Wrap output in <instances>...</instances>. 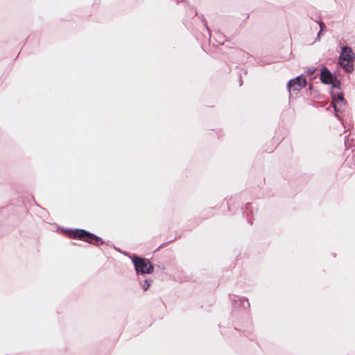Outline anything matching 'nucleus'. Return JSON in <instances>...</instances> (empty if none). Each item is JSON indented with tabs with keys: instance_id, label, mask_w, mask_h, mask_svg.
<instances>
[{
	"instance_id": "nucleus-1",
	"label": "nucleus",
	"mask_w": 355,
	"mask_h": 355,
	"mask_svg": "<svg viewBox=\"0 0 355 355\" xmlns=\"http://www.w3.org/2000/svg\"><path fill=\"white\" fill-rule=\"evenodd\" d=\"M69 235L71 238H78L89 243L94 244L97 246H98L100 244L104 243V241L101 238L98 237L94 234L90 233L82 229H76L73 231H71L69 233Z\"/></svg>"
},
{
	"instance_id": "nucleus-2",
	"label": "nucleus",
	"mask_w": 355,
	"mask_h": 355,
	"mask_svg": "<svg viewBox=\"0 0 355 355\" xmlns=\"http://www.w3.org/2000/svg\"><path fill=\"white\" fill-rule=\"evenodd\" d=\"M355 59V54L351 47L345 46L342 48L339 57V64L345 70L350 73L354 70L353 62Z\"/></svg>"
},
{
	"instance_id": "nucleus-3",
	"label": "nucleus",
	"mask_w": 355,
	"mask_h": 355,
	"mask_svg": "<svg viewBox=\"0 0 355 355\" xmlns=\"http://www.w3.org/2000/svg\"><path fill=\"white\" fill-rule=\"evenodd\" d=\"M132 260L137 273L151 274L153 272L154 267L148 259L134 257Z\"/></svg>"
},
{
	"instance_id": "nucleus-4",
	"label": "nucleus",
	"mask_w": 355,
	"mask_h": 355,
	"mask_svg": "<svg viewBox=\"0 0 355 355\" xmlns=\"http://www.w3.org/2000/svg\"><path fill=\"white\" fill-rule=\"evenodd\" d=\"M332 103L334 105V110L336 112V116L339 118L338 112H342L345 105V100L343 97V94L342 93L336 94L335 92H332Z\"/></svg>"
},
{
	"instance_id": "nucleus-5",
	"label": "nucleus",
	"mask_w": 355,
	"mask_h": 355,
	"mask_svg": "<svg viewBox=\"0 0 355 355\" xmlns=\"http://www.w3.org/2000/svg\"><path fill=\"white\" fill-rule=\"evenodd\" d=\"M306 78L303 76H298L288 81L287 84V89L289 92L291 90L300 91L302 88L306 86Z\"/></svg>"
},
{
	"instance_id": "nucleus-6",
	"label": "nucleus",
	"mask_w": 355,
	"mask_h": 355,
	"mask_svg": "<svg viewBox=\"0 0 355 355\" xmlns=\"http://www.w3.org/2000/svg\"><path fill=\"white\" fill-rule=\"evenodd\" d=\"M334 78L333 74L326 67L322 68L320 72V80L322 83L326 85H330L332 83Z\"/></svg>"
},
{
	"instance_id": "nucleus-7",
	"label": "nucleus",
	"mask_w": 355,
	"mask_h": 355,
	"mask_svg": "<svg viewBox=\"0 0 355 355\" xmlns=\"http://www.w3.org/2000/svg\"><path fill=\"white\" fill-rule=\"evenodd\" d=\"M232 301L233 302L234 306L235 307L240 305L245 309L250 307V303L248 298L246 297L235 296L234 298L232 300Z\"/></svg>"
},
{
	"instance_id": "nucleus-8",
	"label": "nucleus",
	"mask_w": 355,
	"mask_h": 355,
	"mask_svg": "<svg viewBox=\"0 0 355 355\" xmlns=\"http://www.w3.org/2000/svg\"><path fill=\"white\" fill-rule=\"evenodd\" d=\"M330 85H332V89H340V81L334 78L332 83Z\"/></svg>"
},
{
	"instance_id": "nucleus-9",
	"label": "nucleus",
	"mask_w": 355,
	"mask_h": 355,
	"mask_svg": "<svg viewBox=\"0 0 355 355\" xmlns=\"http://www.w3.org/2000/svg\"><path fill=\"white\" fill-rule=\"evenodd\" d=\"M150 285V282H149L148 279H146L144 283L141 284V286L144 289V291H147Z\"/></svg>"
},
{
	"instance_id": "nucleus-10",
	"label": "nucleus",
	"mask_w": 355,
	"mask_h": 355,
	"mask_svg": "<svg viewBox=\"0 0 355 355\" xmlns=\"http://www.w3.org/2000/svg\"><path fill=\"white\" fill-rule=\"evenodd\" d=\"M220 36H221V35H220V33H216V40L218 41V43H220V44H223V42H221V41L220 40Z\"/></svg>"
},
{
	"instance_id": "nucleus-11",
	"label": "nucleus",
	"mask_w": 355,
	"mask_h": 355,
	"mask_svg": "<svg viewBox=\"0 0 355 355\" xmlns=\"http://www.w3.org/2000/svg\"><path fill=\"white\" fill-rule=\"evenodd\" d=\"M202 21H203L204 25H205V26L206 27V29H207V32H208L209 35H210V30H209V28H208V26H207V21H206V20H205V19H203V20H202Z\"/></svg>"
},
{
	"instance_id": "nucleus-12",
	"label": "nucleus",
	"mask_w": 355,
	"mask_h": 355,
	"mask_svg": "<svg viewBox=\"0 0 355 355\" xmlns=\"http://www.w3.org/2000/svg\"><path fill=\"white\" fill-rule=\"evenodd\" d=\"M315 72V69H313V70H310V73H313Z\"/></svg>"
},
{
	"instance_id": "nucleus-13",
	"label": "nucleus",
	"mask_w": 355,
	"mask_h": 355,
	"mask_svg": "<svg viewBox=\"0 0 355 355\" xmlns=\"http://www.w3.org/2000/svg\"><path fill=\"white\" fill-rule=\"evenodd\" d=\"M322 24H320V28H321V29H322Z\"/></svg>"
}]
</instances>
